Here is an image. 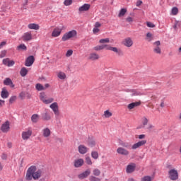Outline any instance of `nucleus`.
<instances>
[{
  "label": "nucleus",
  "instance_id": "6e6d98bb",
  "mask_svg": "<svg viewBox=\"0 0 181 181\" xmlns=\"http://www.w3.org/2000/svg\"><path fill=\"white\" fill-rule=\"evenodd\" d=\"M100 27H101V23H100V22H96L95 23V28H100Z\"/></svg>",
  "mask_w": 181,
  "mask_h": 181
},
{
  "label": "nucleus",
  "instance_id": "9b49d317",
  "mask_svg": "<svg viewBox=\"0 0 181 181\" xmlns=\"http://www.w3.org/2000/svg\"><path fill=\"white\" fill-rule=\"evenodd\" d=\"M122 45L126 47H132L134 45V41L132 40V38L128 37L123 40Z\"/></svg>",
  "mask_w": 181,
  "mask_h": 181
},
{
  "label": "nucleus",
  "instance_id": "680f3d73",
  "mask_svg": "<svg viewBox=\"0 0 181 181\" xmlns=\"http://www.w3.org/2000/svg\"><path fill=\"white\" fill-rule=\"evenodd\" d=\"M0 105L2 107L3 105H5V100H0Z\"/></svg>",
  "mask_w": 181,
  "mask_h": 181
},
{
  "label": "nucleus",
  "instance_id": "58836bf2",
  "mask_svg": "<svg viewBox=\"0 0 181 181\" xmlns=\"http://www.w3.org/2000/svg\"><path fill=\"white\" fill-rule=\"evenodd\" d=\"M148 122H149V119H148V118H146V117H144L142 118L143 128H145V127H146V125H148Z\"/></svg>",
  "mask_w": 181,
  "mask_h": 181
},
{
  "label": "nucleus",
  "instance_id": "4468645a",
  "mask_svg": "<svg viewBox=\"0 0 181 181\" xmlns=\"http://www.w3.org/2000/svg\"><path fill=\"white\" fill-rule=\"evenodd\" d=\"M146 144V140L139 141L137 143H136L132 146V149L135 151V149H138V148H141V146H144Z\"/></svg>",
  "mask_w": 181,
  "mask_h": 181
},
{
  "label": "nucleus",
  "instance_id": "f704fd0d",
  "mask_svg": "<svg viewBox=\"0 0 181 181\" xmlns=\"http://www.w3.org/2000/svg\"><path fill=\"white\" fill-rule=\"evenodd\" d=\"M136 95H144V93H141V91L138 90H132V96H136Z\"/></svg>",
  "mask_w": 181,
  "mask_h": 181
},
{
  "label": "nucleus",
  "instance_id": "2f4dec72",
  "mask_svg": "<svg viewBox=\"0 0 181 181\" xmlns=\"http://www.w3.org/2000/svg\"><path fill=\"white\" fill-rule=\"evenodd\" d=\"M40 116L37 114H34L31 116V121L33 124H37L39 122Z\"/></svg>",
  "mask_w": 181,
  "mask_h": 181
},
{
  "label": "nucleus",
  "instance_id": "c03bdc74",
  "mask_svg": "<svg viewBox=\"0 0 181 181\" xmlns=\"http://www.w3.org/2000/svg\"><path fill=\"white\" fill-rule=\"evenodd\" d=\"M141 181H152V177H151L150 176H145L141 178Z\"/></svg>",
  "mask_w": 181,
  "mask_h": 181
},
{
  "label": "nucleus",
  "instance_id": "6ab92c4d",
  "mask_svg": "<svg viewBox=\"0 0 181 181\" xmlns=\"http://www.w3.org/2000/svg\"><path fill=\"white\" fill-rule=\"evenodd\" d=\"M33 63H35V57L33 56H30L25 60V66L27 67H30Z\"/></svg>",
  "mask_w": 181,
  "mask_h": 181
},
{
  "label": "nucleus",
  "instance_id": "a878e982",
  "mask_svg": "<svg viewBox=\"0 0 181 181\" xmlns=\"http://www.w3.org/2000/svg\"><path fill=\"white\" fill-rule=\"evenodd\" d=\"M87 144L88 146H90V148H94V146H95L96 144L95 139H94V137H88L87 140Z\"/></svg>",
  "mask_w": 181,
  "mask_h": 181
},
{
  "label": "nucleus",
  "instance_id": "5701e85b",
  "mask_svg": "<svg viewBox=\"0 0 181 181\" xmlns=\"http://www.w3.org/2000/svg\"><path fill=\"white\" fill-rule=\"evenodd\" d=\"M42 132L44 138H49V136L52 135V131H50V129H49L48 127L44 128Z\"/></svg>",
  "mask_w": 181,
  "mask_h": 181
},
{
  "label": "nucleus",
  "instance_id": "72a5a7b5",
  "mask_svg": "<svg viewBox=\"0 0 181 181\" xmlns=\"http://www.w3.org/2000/svg\"><path fill=\"white\" fill-rule=\"evenodd\" d=\"M20 74L21 77H25V76L28 74V69L23 67L20 71Z\"/></svg>",
  "mask_w": 181,
  "mask_h": 181
},
{
  "label": "nucleus",
  "instance_id": "13d9d810",
  "mask_svg": "<svg viewBox=\"0 0 181 181\" xmlns=\"http://www.w3.org/2000/svg\"><path fill=\"white\" fill-rule=\"evenodd\" d=\"M160 107H161V108H163V107H165V100H161Z\"/></svg>",
  "mask_w": 181,
  "mask_h": 181
},
{
  "label": "nucleus",
  "instance_id": "4c0bfd02",
  "mask_svg": "<svg viewBox=\"0 0 181 181\" xmlns=\"http://www.w3.org/2000/svg\"><path fill=\"white\" fill-rule=\"evenodd\" d=\"M146 40H147V42H152V40H153V35H152V33H147Z\"/></svg>",
  "mask_w": 181,
  "mask_h": 181
},
{
  "label": "nucleus",
  "instance_id": "c756f323",
  "mask_svg": "<svg viewBox=\"0 0 181 181\" xmlns=\"http://www.w3.org/2000/svg\"><path fill=\"white\" fill-rule=\"evenodd\" d=\"M1 98H8V97H9V92H8V90H6V88H3L1 93Z\"/></svg>",
  "mask_w": 181,
  "mask_h": 181
},
{
  "label": "nucleus",
  "instance_id": "7c9ffc66",
  "mask_svg": "<svg viewBox=\"0 0 181 181\" xmlns=\"http://www.w3.org/2000/svg\"><path fill=\"white\" fill-rule=\"evenodd\" d=\"M89 60H98L100 59V55L97 53H90L88 57Z\"/></svg>",
  "mask_w": 181,
  "mask_h": 181
},
{
  "label": "nucleus",
  "instance_id": "69168bd1",
  "mask_svg": "<svg viewBox=\"0 0 181 181\" xmlns=\"http://www.w3.org/2000/svg\"><path fill=\"white\" fill-rule=\"evenodd\" d=\"M20 97H21V98H23V97H25V93L23 92L21 93Z\"/></svg>",
  "mask_w": 181,
  "mask_h": 181
},
{
  "label": "nucleus",
  "instance_id": "7ed1b4c3",
  "mask_svg": "<svg viewBox=\"0 0 181 181\" xmlns=\"http://www.w3.org/2000/svg\"><path fill=\"white\" fill-rule=\"evenodd\" d=\"M119 145H121L122 147H118L117 148V153H118V155H121L122 156H129V151L125 148H129V143L120 141Z\"/></svg>",
  "mask_w": 181,
  "mask_h": 181
},
{
  "label": "nucleus",
  "instance_id": "052dcab7",
  "mask_svg": "<svg viewBox=\"0 0 181 181\" xmlns=\"http://www.w3.org/2000/svg\"><path fill=\"white\" fill-rule=\"evenodd\" d=\"M145 134L139 135V139H145Z\"/></svg>",
  "mask_w": 181,
  "mask_h": 181
},
{
  "label": "nucleus",
  "instance_id": "2eb2a0df",
  "mask_svg": "<svg viewBox=\"0 0 181 181\" xmlns=\"http://www.w3.org/2000/svg\"><path fill=\"white\" fill-rule=\"evenodd\" d=\"M33 36L32 33L30 32H26L22 36V40L23 42H30V40H32Z\"/></svg>",
  "mask_w": 181,
  "mask_h": 181
},
{
  "label": "nucleus",
  "instance_id": "a18cd8bd",
  "mask_svg": "<svg viewBox=\"0 0 181 181\" xmlns=\"http://www.w3.org/2000/svg\"><path fill=\"white\" fill-rule=\"evenodd\" d=\"M86 162L87 163V165H93V161H91V158L90 157H86Z\"/></svg>",
  "mask_w": 181,
  "mask_h": 181
},
{
  "label": "nucleus",
  "instance_id": "49530a36",
  "mask_svg": "<svg viewBox=\"0 0 181 181\" xmlns=\"http://www.w3.org/2000/svg\"><path fill=\"white\" fill-rule=\"evenodd\" d=\"M153 128H155V126L151 124H148L147 125V127H146V129H147L148 131H151V129H153Z\"/></svg>",
  "mask_w": 181,
  "mask_h": 181
},
{
  "label": "nucleus",
  "instance_id": "4d7b16f0",
  "mask_svg": "<svg viewBox=\"0 0 181 181\" xmlns=\"http://www.w3.org/2000/svg\"><path fill=\"white\" fill-rule=\"evenodd\" d=\"M141 5H142V1H141V0L137 1L136 3V6H141Z\"/></svg>",
  "mask_w": 181,
  "mask_h": 181
},
{
  "label": "nucleus",
  "instance_id": "bf43d9fd",
  "mask_svg": "<svg viewBox=\"0 0 181 181\" xmlns=\"http://www.w3.org/2000/svg\"><path fill=\"white\" fill-rule=\"evenodd\" d=\"M7 158H8V156H6V154H2L1 159H3V160H6Z\"/></svg>",
  "mask_w": 181,
  "mask_h": 181
},
{
  "label": "nucleus",
  "instance_id": "a19ab883",
  "mask_svg": "<svg viewBox=\"0 0 181 181\" xmlns=\"http://www.w3.org/2000/svg\"><path fill=\"white\" fill-rule=\"evenodd\" d=\"M91 157L93 159L97 160L98 158V152H97V151H92L91 152Z\"/></svg>",
  "mask_w": 181,
  "mask_h": 181
},
{
  "label": "nucleus",
  "instance_id": "cd10ccee",
  "mask_svg": "<svg viewBox=\"0 0 181 181\" xmlns=\"http://www.w3.org/2000/svg\"><path fill=\"white\" fill-rule=\"evenodd\" d=\"M4 84L5 86H9L11 88H13V87H15V84H13V82H12V80L9 78H6L4 81Z\"/></svg>",
  "mask_w": 181,
  "mask_h": 181
},
{
  "label": "nucleus",
  "instance_id": "dca6fc26",
  "mask_svg": "<svg viewBox=\"0 0 181 181\" xmlns=\"http://www.w3.org/2000/svg\"><path fill=\"white\" fill-rule=\"evenodd\" d=\"M49 87H50V85L49 83H46L44 86L40 83H37L35 85V88L36 90H37V91H45V90L49 88Z\"/></svg>",
  "mask_w": 181,
  "mask_h": 181
},
{
  "label": "nucleus",
  "instance_id": "ddd939ff",
  "mask_svg": "<svg viewBox=\"0 0 181 181\" xmlns=\"http://www.w3.org/2000/svg\"><path fill=\"white\" fill-rule=\"evenodd\" d=\"M90 175H91V170L87 169L86 170H85L82 173L79 174L78 175V177L81 180H83V179H86V178L88 177V176H90Z\"/></svg>",
  "mask_w": 181,
  "mask_h": 181
},
{
  "label": "nucleus",
  "instance_id": "603ef678",
  "mask_svg": "<svg viewBox=\"0 0 181 181\" xmlns=\"http://www.w3.org/2000/svg\"><path fill=\"white\" fill-rule=\"evenodd\" d=\"M147 26L148 28H155V24L151 22H147Z\"/></svg>",
  "mask_w": 181,
  "mask_h": 181
},
{
  "label": "nucleus",
  "instance_id": "39448f33",
  "mask_svg": "<svg viewBox=\"0 0 181 181\" xmlns=\"http://www.w3.org/2000/svg\"><path fill=\"white\" fill-rule=\"evenodd\" d=\"M93 175L89 177L90 181H101V178L98 177L101 175V170L98 168H94L93 170Z\"/></svg>",
  "mask_w": 181,
  "mask_h": 181
},
{
  "label": "nucleus",
  "instance_id": "de8ad7c7",
  "mask_svg": "<svg viewBox=\"0 0 181 181\" xmlns=\"http://www.w3.org/2000/svg\"><path fill=\"white\" fill-rule=\"evenodd\" d=\"M15 101H16V96H11L9 99L10 104H13Z\"/></svg>",
  "mask_w": 181,
  "mask_h": 181
},
{
  "label": "nucleus",
  "instance_id": "c9c22d12",
  "mask_svg": "<svg viewBox=\"0 0 181 181\" xmlns=\"http://www.w3.org/2000/svg\"><path fill=\"white\" fill-rule=\"evenodd\" d=\"M112 115V112H111L110 110H105L103 113V117H104V118H110Z\"/></svg>",
  "mask_w": 181,
  "mask_h": 181
},
{
  "label": "nucleus",
  "instance_id": "37998d69",
  "mask_svg": "<svg viewBox=\"0 0 181 181\" xmlns=\"http://www.w3.org/2000/svg\"><path fill=\"white\" fill-rule=\"evenodd\" d=\"M178 13H179V9L177 8V7H173L172 9V14L176 15Z\"/></svg>",
  "mask_w": 181,
  "mask_h": 181
},
{
  "label": "nucleus",
  "instance_id": "09e8293b",
  "mask_svg": "<svg viewBox=\"0 0 181 181\" xmlns=\"http://www.w3.org/2000/svg\"><path fill=\"white\" fill-rule=\"evenodd\" d=\"M73 54V50L69 49L66 53V57H70Z\"/></svg>",
  "mask_w": 181,
  "mask_h": 181
},
{
  "label": "nucleus",
  "instance_id": "8fccbe9b",
  "mask_svg": "<svg viewBox=\"0 0 181 181\" xmlns=\"http://www.w3.org/2000/svg\"><path fill=\"white\" fill-rule=\"evenodd\" d=\"M6 56V50L1 51L0 54V59H3V57H5Z\"/></svg>",
  "mask_w": 181,
  "mask_h": 181
},
{
  "label": "nucleus",
  "instance_id": "20e7f679",
  "mask_svg": "<svg viewBox=\"0 0 181 181\" xmlns=\"http://www.w3.org/2000/svg\"><path fill=\"white\" fill-rule=\"evenodd\" d=\"M40 100L43 103V104H45L46 105L49 104H52L53 101H54V98H48L47 95L45 92H42L40 93Z\"/></svg>",
  "mask_w": 181,
  "mask_h": 181
},
{
  "label": "nucleus",
  "instance_id": "aec40b11",
  "mask_svg": "<svg viewBox=\"0 0 181 181\" xmlns=\"http://www.w3.org/2000/svg\"><path fill=\"white\" fill-rule=\"evenodd\" d=\"M90 8H91V5L89 4H85L78 8V11L80 13L83 12H87V11H89Z\"/></svg>",
  "mask_w": 181,
  "mask_h": 181
},
{
  "label": "nucleus",
  "instance_id": "393cba45",
  "mask_svg": "<svg viewBox=\"0 0 181 181\" xmlns=\"http://www.w3.org/2000/svg\"><path fill=\"white\" fill-rule=\"evenodd\" d=\"M135 168H136L135 163H131L130 165H128L126 169L127 173H132V172L135 171Z\"/></svg>",
  "mask_w": 181,
  "mask_h": 181
},
{
  "label": "nucleus",
  "instance_id": "0e129e2a",
  "mask_svg": "<svg viewBox=\"0 0 181 181\" xmlns=\"http://www.w3.org/2000/svg\"><path fill=\"white\" fill-rule=\"evenodd\" d=\"M7 146H8V148H12V143L11 142H8V144H7Z\"/></svg>",
  "mask_w": 181,
  "mask_h": 181
},
{
  "label": "nucleus",
  "instance_id": "338daca9",
  "mask_svg": "<svg viewBox=\"0 0 181 181\" xmlns=\"http://www.w3.org/2000/svg\"><path fill=\"white\" fill-rule=\"evenodd\" d=\"M179 54H181V47L178 49Z\"/></svg>",
  "mask_w": 181,
  "mask_h": 181
},
{
  "label": "nucleus",
  "instance_id": "1a4fd4ad",
  "mask_svg": "<svg viewBox=\"0 0 181 181\" xmlns=\"http://www.w3.org/2000/svg\"><path fill=\"white\" fill-rule=\"evenodd\" d=\"M49 108L52 110L55 117H59L60 115V111H59V104L57 103V102L52 103L49 105Z\"/></svg>",
  "mask_w": 181,
  "mask_h": 181
},
{
  "label": "nucleus",
  "instance_id": "f8f14e48",
  "mask_svg": "<svg viewBox=\"0 0 181 181\" xmlns=\"http://www.w3.org/2000/svg\"><path fill=\"white\" fill-rule=\"evenodd\" d=\"M169 176L171 180H177L179 175L177 174V170L175 169H172L169 171Z\"/></svg>",
  "mask_w": 181,
  "mask_h": 181
},
{
  "label": "nucleus",
  "instance_id": "3c124183",
  "mask_svg": "<svg viewBox=\"0 0 181 181\" xmlns=\"http://www.w3.org/2000/svg\"><path fill=\"white\" fill-rule=\"evenodd\" d=\"M18 49H21L22 50H26L27 47L26 45L24 44H21L18 47Z\"/></svg>",
  "mask_w": 181,
  "mask_h": 181
},
{
  "label": "nucleus",
  "instance_id": "a211bd4d",
  "mask_svg": "<svg viewBox=\"0 0 181 181\" xmlns=\"http://www.w3.org/2000/svg\"><path fill=\"white\" fill-rule=\"evenodd\" d=\"M42 119L43 121H50V119H52V115L49 110H45V112L42 114Z\"/></svg>",
  "mask_w": 181,
  "mask_h": 181
},
{
  "label": "nucleus",
  "instance_id": "6e6552de",
  "mask_svg": "<svg viewBox=\"0 0 181 181\" xmlns=\"http://www.w3.org/2000/svg\"><path fill=\"white\" fill-rule=\"evenodd\" d=\"M153 52L155 53V54H162L160 41H156L153 43Z\"/></svg>",
  "mask_w": 181,
  "mask_h": 181
},
{
  "label": "nucleus",
  "instance_id": "4be33fe9",
  "mask_svg": "<svg viewBox=\"0 0 181 181\" xmlns=\"http://www.w3.org/2000/svg\"><path fill=\"white\" fill-rule=\"evenodd\" d=\"M62 28H55L52 33V37H59L62 35Z\"/></svg>",
  "mask_w": 181,
  "mask_h": 181
},
{
  "label": "nucleus",
  "instance_id": "f3484780",
  "mask_svg": "<svg viewBox=\"0 0 181 181\" xmlns=\"http://www.w3.org/2000/svg\"><path fill=\"white\" fill-rule=\"evenodd\" d=\"M78 149L81 155H86L88 152V148L83 144L79 145Z\"/></svg>",
  "mask_w": 181,
  "mask_h": 181
},
{
  "label": "nucleus",
  "instance_id": "f03ea898",
  "mask_svg": "<svg viewBox=\"0 0 181 181\" xmlns=\"http://www.w3.org/2000/svg\"><path fill=\"white\" fill-rule=\"evenodd\" d=\"M104 49H106V50H111V52H114V53H116L117 56H124V52H122V50H121V49L115 47H111L108 45H98L93 47V50H95V52L104 50Z\"/></svg>",
  "mask_w": 181,
  "mask_h": 181
},
{
  "label": "nucleus",
  "instance_id": "f257e3e1",
  "mask_svg": "<svg viewBox=\"0 0 181 181\" xmlns=\"http://www.w3.org/2000/svg\"><path fill=\"white\" fill-rule=\"evenodd\" d=\"M42 176H43V171L41 169L37 170L36 165H31L27 170L25 180L31 181L33 179L34 180H39Z\"/></svg>",
  "mask_w": 181,
  "mask_h": 181
},
{
  "label": "nucleus",
  "instance_id": "5fc2aeb1",
  "mask_svg": "<svg viewBox=\"0 0 181 181\" xmlns=\"http://www.w3.org/2000/svg\"><path fill=\"white\" fill-rule=\"evenodd\" d=\"M93 33H98V32H100V29L97 28H94L93 30Z\"/></svg>",
  "mask_w": 181,
  "mask_h": 181
},
{
  "label": "nucleus",
  "instance_id": "b1692460",
  "mask_svg": "<svg viewBox=\"0 0 181 181\" xmlns=\"http://www.w3.org/2000/svg\"><path fill=\"white\" fill-rule=\"evenodd\" d=\"M3 64H4V66H7L8 67H12V66L15 64V62L9 60V58H6L3 59Z\"/></svg>",
  "mask_w": 181,
  "mask_h": 181
},
{
  "label": "nucleus",
  "instance_id": "ea45409f",
  "mask_svg": "<svg viewBox=\"0 0 181 181\" xmlns=\"http://www.w3.org/2000/svg\"><path fill=\"white\" fill-rule=\"evenodd\" d=\"M99 43L104 45V43H110V38L100 39Z\"/></svg>",
  "mask_w": 181,
  "mask_h": 181
},
{
  "label": "nucleus",
  "instance_id": "864d4df0",
  "mask_svg": "<svg viewBox=\"0 0 181 181\" xmlns=\"http://www.w3.org/2000/svg\"><path fill=\"white\" fill-rule=\"evenodd\" d=\"M126 21L127 22H129V23H131V22H134V18L132 17H127Z\"/></svg>",
  "mask_w": 181,
  "mask_h": 181
},
{
  "label": "nucleus",
  "instance_id": "e433bc0d",
  "mask_svg": "<svg viewBox=\"0 0 181 181\" xmlns=\"http://www.w3.org/2000/svg\"><path fill=\"white\" fill-rule=\"evenodd\" d=\"M125 13H127V8H122L118 14V18H122V16H125Z\"/></svg>",
  "mask_w": 181,
  "mask_h": 181
},
{
  "label": "nucleus",
  "instance_id": "473e14b6",
  "mask_svg": "<svg viewBox=\"0 0 181 181\" xmlns=\"http://www.w3.org/2000/svg\"><path fill=\"white\" fill-rule=\"evenodd\" d=\"M57 77L59 78V80H66L67 76H66V73L63 71H59L57 73Z\"/></svg>",
  "mask_w": 181,
  "mask_h": 181
},
{
  "label": "nucleus",
  "instance_id": "412c9836",
  "mask_svg": "<svg viewBox=\"0 0 181 181\" xmlns=\"http://www.w3.org/2000/svg\"><path fill=\"white\" fill-rule=\"evenodd\" d=\"M84 165V160L83 158H78L74 160V166L75 168H81Z\"/></svg>",
  "mask_w": 181,
  "mask_h": 181
},
{
  "label": "nucleus",
  "instance_id": "0eeeda50",
  "mask_svg": "<svg viewBox=\"0 0 181 181\" xmlns=\"http://www.w3.org/2000/svg\"><path fill=\"white\" fill-rule=\"evenodd\" d=\"M32 134H33L32 129L28 128L22 132L21 138L23 141H28L30 139V136H32Z\"/></svg>",
  "mask_w": 181,
  "mask_h": 181
},
{
  "label": "nucleus",
  "instance_id": "79ce46f5",
  "mask_svg": "<svg viewBox=\"0 0 181 181\" xmlns=\"http://www.w3.org/2000/svg\"><path fill=\"white\" fill-rule=\"evenodd\" d=\"M71 4H73V0H65L64 1V5H65V6H70Z\"/></svg>",
  "mask_w": 181,
  "mask_h": 181
},
{
  "label": "nucleus",
  "instance_id": "e2e57ef3",
  "mask_svg": "<svg viewBox=\"0 0 181 181\" xmlns=\"http://www.w3.org/2000/svg\"><path fill=\"white\" fill-rule=\"evenodd\" d=\"M6 45V42H1L0 44V49L3 47V46H5Z\"/></svg>",
  "mask_w": 181,
  "mask_h": 181
},
{
  "label": "nucleus",
  "instance_id": "c85d7f7f",
  "mask_svg": "<svg viewBox=\"0 0 181 181\" xmlns=\"http://www.w3.org/2000/svg\"><path fill=\"white\" fill-rule=\"evenodd\" d=\"M28 28L30 30H39V29H40V25L36 23H30L28 25Z\"/></svg>",
  "mask_w": 181,
  "mask_h": 181
},
{
  "label": "nucleus",
  "instance_id": "423d86ee",
  "mask_svg": "<svg viewBox=\"0 0 181 181\" xmlns=\"http://www.w3.org/2000/svg\"><path fill=\"white\" fill-rule=\"evenodd\" d=\"M76 36H77V31H76V30H72L65 33L63 35L62 40V42H66V40L71 39V37H76Z\"/></svg>",
  "mask_w": 181,
  "mask_h": 181
},
{
  "label": "nucleus",
  "instance_id": "9d476101",
  "mask_svg": "<svg viewBox=\"0 0 181 181\" xmlns=\"http://www.w3.org/2000/svg\"><path fill=\"white\" fill-rule=\"evenodd\" d=\"M0 129L4 134L9 132V130L11 129V124L9 123V121H6L3 123Z\"/></svg>",
  "mask_w": 181,
  "mask_h": 181
},
{
  "label": "nucleus",
  "instance_id": "774afa93",
  "mask_svg": "<svg viewBox=\"0 0 181 181\" xmlns=\"http://www.w3.org/2000/svg\"><path fill=\"white\" fill-rule=\"evenodd\" d=\"M179 120L181 122V112L180 114L179 115Z\"/></svg>",
  "mask_w": 181,
  "mask_h": 181
},
{
  "label": "nucleus",
  "instance_id": "bb28decb",
  "mask_svg": "<svg viewBox=\"0 0 181 181\" xmlns=\"http://www.w3.org/2000/svg\"><path fill=\"white\" fill-rule=\"evenodd\" d=\"M139 105H141V101L134 102V103H132L129 104L127 105V108H128V110H134V108H135L136 107H139Z\"/></svg>",
  "mask_w": 181,
  "mask_h": 181
}]
</instances>
